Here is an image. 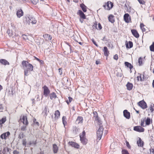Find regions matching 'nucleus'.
<instances>
[{
    "instance_id": "obj_1",
    "label": "nucleus",
    "mask_w": 154,
    "mask_h": 154,
    "mask_svg": "<svg viewBox=\"0 0 154 154\" xmlns=\"http://www.w3.org/2000/svg\"><path fill=\"white\" fill-rule=\"evenodd\" d=\"M23 22L25 24L29 25L31 23L32 24L36 23V21L35 18L32 17H24Z\"/></svg>"
},
{
    "instance_id": "obj_2",
    "label": "nucleus",
    "mask_w": 154,
    "mask_h": 154,
    "mask_svg": "<svg viewBox=\"0 0 154 154\" xmlns=\"http://www.w3.org/2000/svg\"><path fill=\"white\" fill-rule=\"evenodd\" d=\"M99 123L100 124L99 126V128L97 133V137L99 140H100L101 139L103 130V128L101 123H100V122Z\"/></svg>"
},
{
    "instance_id": "obj_3",
    "label": "nucleus",
    "mask_w": 154,
    "mask_h": 154,
    "mask_svg": "<svg viewBox=\"0 0 154 154\" xmlns=\"http://www.w3.org/2000/svg\"><path fill=\"white\" fill-rule=\"evenodd\" d=\"M33 66L31 64L28 65V66H27V67L25 68L24 75L27 76L28 75L29 73H30L31 71L33 70Z\"/></svg>"
},
{
    "instance_id": "obj_4",
    "label": "nucleus",
    "mask_w": 154,
    "mask_h": 154,
    "mask_svg": "<svg viewBox=\"0 0 154 154\" xmlns=\"http://www.w3.org/2000/svg\"><path fill=\"white\" fill-rule=\"evenodd\" d=\"M113 5L112 3L108 1L106 3L103 5L105 9L107 10H109L113 6Z\"/></svg>"
},
{
    "instance_id": "obj_5",
    "label": "nucleus",
    "mask_w": 154,
    "mask_h": 154,
    "mask_svg": "<svg viewBox=\"0 0 154 154\" xmlns=\"http://www.w3.org/2000/svg\"><path fill=\"white\" fill-rule=\"evenodd\" d=\"M137 104L139 106L143 109H145L147 107L146 103L143 100L139 101L138 103Z\"/></svg>"
},
{
    "instance_id": "obj_6",
    "label": "nucleus",
    "mask_w": 154,
    "mask_h": 154,
    "mask_svg": "<svg viewBox=\"0 0 154 154\" xmlns=\"http://www.w3.org/2000/svg\"><path fill=\"white\" fill-rule=\"evenodd\" d=\"M44 90L43 94L45 97H47L49 94L50 91L48 87L46 85L44 86L43 87Z\"/></svg>"
},
{
    "instance_id": "obj_7",
    "label": "nucleus",
    "mask_w": 154,
    "mask_h": 154,
    "mask_svg": "<svg viewBox=\"0 0 154 154\" xmlns=\"http://www.w3.org/2000/svg\"><path fill=\"white\" fill-rule=\"evenodd\" d=\"M134 130L139 132H143L144 131V128L140 126L134 127Z\"/></svg>"
},
{
    "instance_id": "obj_8",
    "label": "nucleus",
    "mask_w": 154,
    "mask_h": 154,
    "mask_svg": "<svg viewBox=\"0 0 154 154\" xmlns=\"http://www.w3.org/2000/svg\"><path fill=\"white\" fill-rule=\"evenodd\" d=\"M124 116L127 119H129L130 118V113L126 109H125L123 111Z\"/></svg>"
},
{
    "instance_id": "obj_9",
    "label": "nucleus",
    "mask_w": 154,
    "mask_h": 154,
    "mask_svg": "<svg viewBox=\"0 0 154 154\" xmlns=\"http://www.w3.org/2000/svg\"><path fill=\"white\" fill-rule=\"evenodd\" d=\"M10 135V133L9 131H8L6 133H5L2 134L0 136V137L2 139H4L6 140L7 139V136H9Z\"/></svg>"
},
{
    "instance_id": "obj_10",
    "label": "nucleus",
    "mask_w": 154,
    "mask_h": 154,
    "mask_svg": "<svg viewBox=\"0 0 154 154\" xmlns=\"http://www.w3.org/2000/svg\"><path fill=\"white\" fill-rule=\"evenodd\" d=\"M20 119L21 120L22 122L25 125H28V122L26 116H23L22 117V119L20 118Z\"/></svg>"
},
{
    "instance_id": "obj_11",
    "label": "nucleus",
    "mask_w": 154,
    "mask_h": 154,
    "mask_svg": "<svg viewBox=\"0 0 154 154\" xmlns=\"http://www.w3.org/2000/svg\"><path fill=\"white\" fill-rule=\"evenodd\" d=\"M71 146H72L76 148H79V145L73 142H69L68 143Z\"/></svg>"
},
{
    "instance_id": "obj_12",
    "label": "nucleus",
    "mask_w": 154,
    "mask_h": 154,
    "mask_svg": "<svg viewBox=\"0 0 154 154\" xmlns=\"http://www.w3.org/2000/svg\"><path fill=\"white\" fill-rule=\"evenodd\" d=\"M131 32L133 35L136 38H138L139 37V35L137 32V31L135 29H132Z\"/></svg>"
},
{
    "instance_id": "obj_13",
    "label": "nucleus",
    "mask_w": 154,
    "mask_h": 154,
    "mask_svg": "<svg viewBox=\"0 0 154 154\" xmlns=\"http://www.w3.org/2000/svg\"><path fill=\"white\" fill-rule=\"evenodd\" d=\"M77 14L79 15L81 18L83 19H85L86 18L85 15L81 10H79Z\"/></svg>"
},
{
    "instance_id": "obj_14",
    "label": "nucleus",
    "mask_w": 154,
    "mask_h": 154,
    "mask_svg": "<svg viewBox=\"0 0 154 154\" xmlns=\"http://www.w3.org/2000/svg\"><path fill=\"white\" fill-rule=\"evenodd\" d=\"M17 15L18 17L20 18L23 15V11L20 9L18 10L17 12Z\"/></svg>"
},
{
    "instance_id": "obj_15",
    "label": "nucleus",
    "mask_w": 154,
    "mask_h": 154,
    "mask_svg": "<svg viewBox=\"0 0 154 154\" xmlns=\"http://www.w3.org/2000/svg\"><path fill=\"white\" fill-rule=\"evenodd\" d=\"M30 64L27 61L23 60L22 63V65L23 66V69H24L25 68L28 66V65Z\"/></svg>"
},
{
    "instance_id": "obj_16",
    "label": "nucleus",
    "mask_w": 154,
    "mask_h": 154,
    "mask_svg": "<svg viewBox=\"0 0 154 154\" xmlns=\"http://www.w3.org/2000/svg\"><path fill=\"white\" fill-rule=\"evenodd\" d=\"M47 112H49V109H48V106H45V109L42 112V114L44 116H46L47 115Z\"/></svg>"
},
{
    "instance_id": "obj_17",
    "label": "nucleus",
    "mask_w": 154,
    "mask_h": 154,
    "mask_svg": "<svg viewBox=\"0 0 154 154\" xmlns=\"http://www.w3.org/2000/svg\"><path fill=\"white\" fill-rule=\"evenodd\" d=\"M0 63L2 64L5 65H9V63L7 60L4 59H1L0 60Z\"/></svg>"
},
{
    "instance_id": "obj_18",
    "label": "nucleus",
    "mask_w": 154,
    "mask_h": 154,
    "mask_svg": "<svg viewBox=\"0 0 154 154\" xmlns=\"http://www.w3.org/2000/svg\"><path fill=\"white\" fill-rule=\"evenodd\" d=\"M58 149V147L56 144H54L53 145V152L54 153H56L57 152Z\"/></svg>"
},
{
    "instance_id": "obj_19",
    "label": "nucleus",
    "mask_w": 154,
    "mask_h": 154,
    "mask_svg": "<svg viewBox=\"0 0 154 154\" xmlns=\"http://www.w3.org/2000/svg\"><path fill=\"white\" fill-rule=\"evenodd\" d=\"M104 54L105 56L107 57L109 54V51H108L107 48L105 46L104 47Z\"/></svg>"
},
{
    "instance_id": "obj_20",
    "label": "nucleus",
    "mask_w": 154,
    "mask_h": 154,
    "mask_svg": "<svg viewBox=\"0 0 154 154\" xmlns=\"http://www.w3.org/2000/svg\"><path fill=\"white\" fill-rule=\"evenodd\" d=\"M126 87L128 90H131L132 89L133 87V84L129 82H128L126 85Z\"/></svg>"
},
{
    "instance_id": "obj_21",
    "label": "nucleus",
    "mask_w": 154,
    "mask_h": 154,
    "mask_svg": "<svg viewBox=\"0 0 154 154\" xmlns=\"http://www.w3.org/2000/svg\"><path fill=\"white\" fill-rule=\"evenodd\" d=\"M137 143L138 144V146L141 147L143 146L144 145V142L142 141L141 138L139 137L138 140L137 142Z\"/></svg>"
},
{
    "instance_id": "obj_22",
    "label": "nucleus",
    "mask_w": 154,
    "mask_h": 154,
    "mask_svg": "<svg viewBox=\"0 0 154 154\" xmlns=\"http://www.w3.org/2000/svg\"><path fill=\"white\" fill-rule=\"evenodd\" d=\"M129 16V14L128 13L125 14L124 16V19L126 23L129 22L128 20V17Z\"/></svg>"
},
{
    "instance_id": "obj_23",
    "label": "nucleus",
    "mask_w": 154,
    "mask_h": 154,
    "mask_svg": "<svg viewBox=\"0 0 154 154\" xmlns=\"http://www.w3.org/2000/svg\"><path fill=\"white\" fill-rule=\"evenodd\" d=\"M60 112L59 110H57L54 113L55 119H57L60 117Z\"/></svg>"
},
{
    "instance_id": "obj_24",
    "label": "nucleus",
    "mask_w": 154,
    "mask_h": 154,
    "mask_svg": "<svg viewBox=\"0 0 154 154\" xmlns=\"http://www.w3.org/2000/svg\"><path fill=\"white\" fill-rule=\"evenodd\" d=\"M125 66H126L127 67L129 68L130 69V70L131 69L133 68V66L130 63L127 62H125Z\"/></svg>"
},
{
    "instance_id": "obj_25",
    "label": "nucleus",
    "mask_w": 154,
    "mask_h": 154,
    "mask_svg": "<svg viewBox=\"0 0 154 154\" xmlns=\"http://www.w3.org/2000/svg\"><path fill=\"white\" fill-rule=\"evenodd\" d=\"M133 45V43L131 41H129L128 44V43L126 44V47L127 48H131L132 47Z\"/></svg>"
},
{
    "instance_id": "obj_26",
    "label": "nucleus",
    "mask_w": 154,
    "mask_h": 154,
    "mask_svg": "<svg viewBox=\"0 0 154 154\" xmlns=\"http://www.w3.org/2000/svg\"><path fill=\"white\" fill-rule=\"evenodd\" d=\"M114 16L113 15L111 14L109 15L108 17V19L110 22L111 23H113L114 22V20L113 18Z\"/></svg>"
},
{
    "instance_id": "obj_27",
    "label": "nucleus",
    "mask_w": 154,
    "mask_h": 154,
    "mask_svg": "<svg viewBox=\"0 0 154 154\" xmlns=\"http://www.w3.org/2000/svg\"><path fill=\"white\" fill-rule=\"evenodd\" d=\"M50 98L52 100L53 98H55L57 97L56 94L54 92H53L50 94Z\"/></svg>"
},
{
    "instance_id": "obj_28",
    "label": "nucleus",
    "mask_w": 154,
    "mask_h": 154,
    "mask_svg": "<svg viewBox=\"0 0 154 154\" xmlns=\"http://www.w3.org/2000/svg\"><path fill=\"white\" fill-rule=\"evenodd\" d=\"M81 142L83 144H85L87 143V140L85 137L80 138Z\"/></svg>"
},
{
    "instance_id": "obj_29",
    "label": "nucleus",
    "mask_w": 154,
    "mask_h": 154,
    "mask_svg": "<svg viewBox=\"0 0 154 154\" xmlns=\"http://www.w3.org/2000/svg\"><path fill=\"white\" fill-rule=\"evenodd\" d=\"M80 6L82 11L84 12H86V7L84 4H81Z\"/></svg>"
},
{
    "instance_id": "obj_30",
    "label": "nucleus",
    "mask_w": 154,
    "mask_h": 154,
    "mask_svg": "<svg viewBox=\"0 0 154 154\" xmlns=\"http://www.w3.org/2000/svg\"><path fill=\"white\" fill-rule=\"evenodd\" d=\"M83 120V118L82 117L79 116L78 117L76 121L77 122L78 121V123H82V122Z\"/></svg>"
},
{
    "instance_id": "obj_31",
    "label": "nucleus",
    "mask_w": 154,
    "mask_h": 154,
    "mask_svg": "<svg viewBox=\"0 0 154 154\" xmlns=\"http://www.w3.org/2000/svg\"><path fill=\"white\" fill-rule=\"evenodd\" d=\"M150 121L151 120L150 119L149 117H147V119L145 121L146 125H149L150 124Z\"/></svg>"
},
{
    "instance_id": "obj_32",
    "label": "nucleus",
    "mask_w": 154,
    "mask_h": 154,
    "mask_svg": "<svg viewBox=\"0 0 154 154\" xmlns=\"http://www.w3.org/2000/svg\"><path fill=\"white\" fill-rule=\"evenodd\" d=\"M140 28L143 32H145L146 30L144 26H144V24L143 23H141L140 25Z\"/></svg>"
},
{
    "instance_id": "obj_33",
    "label": "nucleus",
    "mask_w": 154,
    "mask_h": 154,
    "mask_svg": "<svg viewBox=\"0 0 154 154\" xmlns=\"http://www.w3.org/2000/svg\"><path fill=\"white\" fill-rule=\"evenodd\" d=\"M149 48L150 51L154 52V42H153L152 44L150 46Z\"/></svg>"
},
{
    "instance_id": "obj_34",
    "label": "nucleus",
    "mask_w": 154,
    "mask_h": 154,
    "mask_svg": "<svg viewBox=\"0 0 154 154\" xmlns=\"http://www.w3.org/2000/svg\"><path fill=\"white\" fill-rule=\"evenodd\" d=\"M44 36V37L46 38V40H51L52 38L51 36L48 34H46Z\"/></svg>"
},
{
    "instance_id": "obj_35",
    "label": "nucleus",
    "mask_w": 154,
    "mask_h": 154,
    "mask_svg": "<svg viewBox=\"0 0 154 154\" xmlns=\"http://www.w3.org/2000/svg\"><path fill=\"white\" fill-rule=\"evenodd\" d=\"M6 121V119L5 118H2L0 120V125L1 124L4 123Z\"/></svg>"
},
{
    "instance_id": "obj_36",
    "label": "nucleus",
    "mask_w": 154,
    "mask_h": 154,
    "mask_svg": "<svg viewBox=\"0 0 154 154\" xmlns=\"http://www.w3.org/2000/svg\"><path fill=\"white\" fill-rule=\"evenodd\" d=\"M66 117L63 116L62 118V122L63 125L65 126V124L66 123Z\"/></svg>"
},
{
    "instance_id": "obj_37",
    "label": "nucleus",
    "mask_w": 154,
    "mask_h": 154,
    "mask_svg": "<svg viewBox=\"0 0 154 154\" xmlns=\"http://www.w3.org/2000/svg\"><path fill=\"white\" fill-rule=\"evenodd\" d=\"M24 137V135L23 132L21 133L19 135L18 138L19 139H22Z\"/></svg>"
},
{
    "instance_id": "obj_38",
    "label": "nucleus",
    "mask_w": 154,
    "mask_h": 154,
    "mask_svg": "<svg viewBox=\"0 0 154 154\" xmlns=\"http://www.w3.org/2000/svg\"><path fill=\"white\" fill-rule=\"evenodd\" d=\"M7 33L9 35V36H11L13 35V32L12 31H11L9 29H8L7 32Z\"/></svg>"
},
{
    "instance_id": "obj_39",
    "label": "nucleus",
    "mask_w": 154,
    "mask_h": 154,
    "mask_svg": "<svg viewBox=\"0 0 154 154\" xmlns=\"http://www.w3.org/2000/svg\"><path fill=\"white\" fill-rule=\"evenodd\" d=\"M85 131H83L82 133L80 134V137H85Z\"/></svg>"
},
{
    "instance_id": "obj_40",
    "label": "nucleus",
    "mask_w": 154,
    "mask_h": 154,
    "mask_svg": "<svg viewBox=\"0 0 154 154\" xmlns=\"http://www.w3.org/2000/svg\"><path fill=\"white\" fill-rule=\"evenodd\" d=\"M21 130L22 131H25L26 130V127L25 126H23L20 127Z\"/></svg>"
},
{
    "instance_id": "obj_41",
    "label": "nucleus",
    "mask_w": 154,
    "mask_h": 154,
    "mask_svg": "<svg viewBox=\"0 0 154 154\" xmlns=\"http://www.w3.org/2000/svg\"><path fill=\"white\" fill-rule=\"evenodd\" d=\"M140 78V80L141 81H143V79H142V77L141 76V75L140 74V76H137V81H139V80Z\"/></svg>"
},
{
    "instance_id": "obj_42",
    "label": "nucleus",
    "mask_w": 154,
    "mask_h": 154,
    "mask_svg": "<svg viewBox=\"0 0 154 154\" xmlns=\"http://www.w3.org/2000/svg\"><path fill=\"white\" fill-rule=\"evenodd\" d=\"M22 37L23 39L25 40L28 39L27 36L25 35H22Z\"/></svg>"
},
{
    "instance_id": "obj_43",
    "label": "nucleus",
    "mask_w": 154,
    "mask_h": 154,
    "mask_svg": "<svg viewBox=\"0 0 154 154\" xmlns=\"http://www.w3.org/2000/svg\"><path fill=\"white\" fill-rule=\"evenodd\" d=\"M32 2L35 5H36L38 2V0H31Z\"/></svg>"
},
{
    "instance_id": "obj_44",
    "label": "nucleus",
    "mask_w": 154,
    "mask_h": 154,
    "mask_svg": "<svg viewBox=\"0 0 154 154\" xmlns=\"http://www.w3.org/2000/svg\"><path fill=\"white\" fill-rule=\"evenodd\" d=\"M140 125H141V126H143V127H145L146 126V125H144V120H142V119L141 120V123H140Z\"/></svg>"
},
{
    "instance_id": "obj_45",
    "label": "nucleus",
    "mask_w": 154,
    "mask_h": 154,
    "mask_svg": "<svg viewBox=\"0 0 154 154\" xmlns=\"http://www.w3.org/2000/svg\"><path fill=\"white\" fill-rule=\"evenodd\" d=\"M122 154H129L128 151L126 150H123L122 151Z\"/></svg>"
},
{
    "instance_id": "obj_46",
    "label": "nucleus",
    "mask_w": 154,
    "mask_h": 154,
    "mask_svg": "<svg viewBox=\"0 0 154 154\" xmlns=\"http://www.w3.org/2000/svg\"><path fill=\"white\" fill-rule=\"evenodd\" d=\"M94 117H96V118H97V119L98 114L97 112L96 111L94 112Z\"/></svg>"
},
{
    "instance_id": "obj_47",
    "label": "nucleus",
    "mask_w": 154,
    "mask_h": 154,
    "mask_svg": "<svg viewBox=\"0 0 154 154\" xmlns=\"http://www.w3.org/2000/svg\"><path fill=\"white\" fill-rule=\"evenodd\" d=\"M102 27L100 23H99L98 25V27H97V29L100 30L102 29Z\"/></svg>"
},
{
    "instance_id": "obj_48",
    "label": "nucleus",
    "mask_w": 154,
    "mask_h": 154,
    "mask_svg": "<svg viewBox=\"0 0 154 154\" xmlns=\"http://www.w3.org/2000/svg\"><path fill=\"white\" fill-rule=\"evenodd\" d=\"M36 143V141H30L28 143V144L29 145H31L32 144H33L35 145Z\"/></svg>"
},
{
    "instance_id": "obj_49",
    "label": "nucleus",
    "mask_w": 154,
    "mask_h": 154,
    "mask_svg": "<svg viewBox=\"0 0 154 154\" xmlns=\"http://www.w3.org/2000/svg\"><path fill=\"white\" fill-rule=\"evenodd\" d=\"M113 59L116 60H117L118 59V55L117 54L114 55L113 57Z\"/></svg>"
},
{
    "instance_id": "obj_50",
    "label": "nucleus",
    "mask_w": 154,
    "mask_h": 154,
    "mask_svg": "<svg viewBox=\"0 0 154 154\" xmlns=\"http://www.w3.org/2000/svg\"><path fill=\"white\" fill-rule=\"evenodd\" d=\"M138 1L139 2V3L140 4L143 5V4H144V3H145L144 1L143 0H138Z\"/></svg>"
},
{
    "instance_id": "obj_51",
    "label": "nucleus",
    "mask_w": 154,
    "mask_h": 154,
    "mask_svg": "<svg viewBox=\"0 0 154 154\" xmlns=\"http://www.w3.org/2000/svg\"><path fill=\"white\" fill-rule=\"evenodd\" d=\"M138 62L140 65H141L142 63V58L141 57H140L138 59Z\"/></svg>"
},
{
    "instance_id": "obj_52",
    "label": "nucleus",
    "mask_w": 154,
    "mask_h": 154,
    "mask_svg": "<svg viewBox=\"0 0 154 154\" xmlns=\"http://www.w3.org/2000/svg\"><path fill=\"white\" fill-rule=\"evenodd\" d=\"M126 145L129 148H130L131 147L129 143L127 141H126Z\"/></svg>"
},
{
    "instance_id": "obj_53",
    "label": "nucleus",
    "mask_w": 154,
    "mask_h": 154,
    "mask_svg": "<svg viewBox=\"0 0 154 154\" xmlns=\"http://www.w3.org/2000/svg\"><path fill=\"white\" fill-rule=\"evenodd\" d=\"M149 109L150 111L151 112H152L153 111L154 109H153V106H152V105H150V106L149 107Z\"/></svg>"
},
{
    "instance_id": "obj_54",
    "label": "nucleus",
    "mask_w": 154,
    "mask_h": 154,
    "mask_svg": "<svg viewBox=\"0 0 154 154\" xmlns=\"http://www.w3.org/2000/svg\"><path fill=\"white\" fill-rule=\"evenodd\" d=\"M62 68H60L58 69L59 73L60 75H61L62 73Z\"/></svg>"
},
{
    "instance_id": "obj_55",
    "label": "nucleus",
    "mask_w": 154,
    "mask_h": 154,
    "mask_svg": "<svg viewBox=\"0 0 154 154\" xmlns=\"http://www.w3.org/2000/svg\"><path fill=\"white\" fill-rule=\"evenodd\" d=\"M23 144V146H26V140H23L22 142Z\"/></svg>"
},
{
    "instance_id": "obj_56",
    "label": "nucleus",
    "mask_w": 154,
    "mask_h": 154,
    "mask_svg": "<svg viewBox=\"0 0 154 154\" xmlns=\"http://www.w3.org/2000/svg\"><path fill=\"white\" fill-rule=\"evenodd\" d=\"M92 41L95 45L97 47H98V45L96 43V42L94 41V39H92Z\"/></svg>"
},
{
    "instance_id": "obj_57",
    "label": "nucleus",
    "mask_w": 154,
    "mask_h": 154,
    "mask_svg": "<svg viewBox=\"0 0 154 154\" xmlns=\"http://www.w3.org/2000/svg\"><path fill=\"white\" fill-rule=\"evenodd\" d=\"M13 154H19V152L17 150H14L13 152Z\"/></svg>"
},
{
    "instance_id": "obj_58",
    "label": "nucleus",
    "mask_w": 154,
    "mask_h": 154,
    "mask_svg": "<svg viewBox=\"0 0 154 154\" xmlns=\"http://www.w3.org/2000/svg\"><path fill=\"white\" fill-rule=\"evenodd\" d=\"M97 24H95V23L93 26V28H95L96 29H97Z\"/></svg>"
},
{
    "instance_id": "obj_59",
    "label": "nucleus",
    "mask_w": 154,
    "mask_h": 154,
    "mask_svg": "<svg viewBox=\"0 0 154 154\" xmlns=\"http://www.w3.org/2000/svg\"><path fill=\"white\" fill-rule=\"evenodd\" d=\"M69 100V102H71L72 100V98L70 97H68Z\"/></svg>"
},
{
    "instance_id": "obj_60",
    "label": "nucleus",
    "mask_w": 154,
    "mask_h": 154,
    "mask_svg": "<svg viewBox=\"0 0 154 154\" xmlns=\"http://www.w3.org/2000/svg\"><path fill=\"white\" fill-rule=\"evenodd\" d=\"M4 109V107L2 106V104H0V109L1 110H3Z\"/></svg>"
},
{
    "instance_id": "obj_61",
    "label": "nucleus",
    "mask_w": 154,
    "mask_h": 154,
    "mask_svg": "<svg viewBox=\"0 0 154 154\" xmlns=\"http://www.w3.org/2000/svg\"><path fill=\"white\" fill-rule=\"evenodd\" d=\"M95 63L96 64L98 65L100 63V62L99 61L96 60Z\"/></svg>"
},
{
    "instance_id": "obj_62",
    "label": "nucleus",
    "mask_w": 154,
    "mask_h": 154,
    "mask_svg": "<svg viewBox=\"0 0 154 154\" xmlns=\"http://www.w3.org/2000/svg\"><path fill=\"white\" fill-rule=\"evenodd\" d=\"M39 62L41 64H43V61L42 60H40Z\"/></svg>"
},
{
    "instance_id": "obj_63",
    "label": "nucleus",
    "mask_w": 154,
    "mask_h": 154,
    "mask_svg": "<svg viewBox=\"0 0 154 154\" xmlns=\"http://www.w3.org/2000/svg\"><path fill=\"white\" fill-rule=\"evenodd\" d=\"M152 85L153 88H154V80L153 81V82L152 83Z\"/></svg>"
},
{
    "instance_id": "obj_64",
    "label": "nucleus",
    "mask_w": 154,
    "mask_h": 154,
    "mask_svg": "<svg viewBox=\"0 0 154 154\" xmlns=\"http://www.w3.org/2000/svg\"><path fill=\"white\" fill-rule=\"evenodd\" d=\"M38 154H44V152L43 151L40 152V153Z\"/></svg>"
}]
</instances>
